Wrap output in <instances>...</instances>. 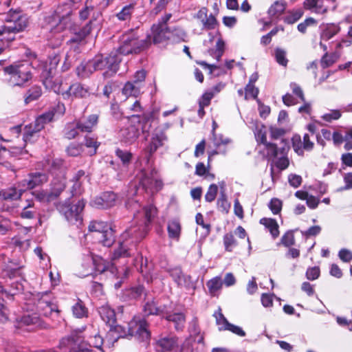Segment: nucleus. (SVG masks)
<instances>
[{
    "mask_svg": "<svg viewBox=\"0 0 352 352\" xmlns=\"http://www.w3.org/2000/svg\"><path fill=\"white\" fill-rule=\"evenodd\" d=\"M99 314L102 320L110 327H113L116 323V313L109 305H104L99 307Z\"/></svg>",
    "mask_w": 352,
    "mask_h": 352,
    "instance_id": "25",
    "label": "nucleus"
},
{
    "mask_svg": "<svg viewBox=\"0 0 352 352\" xmlns=\"http://www.w3.org/2000/svg\"><path fill=\"white\" fill-rule=\"evenodd\" d=\"M317 21L313 17L307 18L303 22L299 23L297 26L298 30L301 33H305L307 27L316 25Z\"/></svg>",
    "mask_w": 352,
    "mask_h": 352,
    "instance_id": "58",
    "label": "nucleus"
},
{
    "mask_svg": "<svg viewBox=\"0 0 352 352\" xmlns=\"http://www.w3.org/2000/svg\"><path fill=\"white\" fill-rule=\"evenodd\" d=\"M166 319L175 323V329H179L185 321V316L182 313H175L167 316Z\"/></svg>",
    "mask_w": 352,
    "mask_h": 352,
    "instance_id": "44",
    "label": "nucleus"
},
{
    "mask_svg": "<svg viewBox=\"0 0 352 352\" xmlns=\"http://www.w3.org/2000/svg\"><path fill=\"white\" fill-rule=\"evenodd\" d=\"M103 342L102 338L98 333L90 336L87 340V343L90 346L97 349H101Z\"/></svg>",
    "mask_w": 352,
    "mask_h": 352,
    "instance_id": "55",
    "label": "nucleus"
},
{
    "mask_svg": "<svg viewBox=\"0 0 352 352\" xmlns=\"http://www.w3.org/2000/svg\"><path fill=\"white\" fill-rule=\"evenodd\" d=\"M208 292L212 296H219L223 286V280L220 276H216L206 283Z\"/></svg>",
    "mask_w": 352,
    "mask_h": 352,
    "instance_id": "29",
    "label": "nucleus"
},
{
    "mask_svg": "<svg viewBox=\"0 0 352 352\" xmlns=\"http://www.w3.org/2000/svg\"><path fill=\"white\" fill-rule=\"evenodd\" d=\"M94 68L93 66V63L91 60L86 62L82 63L77 68H76V74L79 78H84L89 76L91 74L94 72Z\"/></svg>",
    "mask_w": 352,
    "mask_h": 352,
    "instance_id": "31",
    "label": "nucleus"
},
{
    "mask_svg": "<svg viewBox=\"0 0 352 352\" xmlns=\"http://www.w3.org/2000/svg\"><path fill=\"white\" fill-rule=\"evenodd\" d=\"M42 327L41 318L36 314L23 316L18 322L17 328L25 329L27 331H32L35 327Z\"/></svg>",
    "mask_w": 352,
    "mask_h": 352,
    "instance_id": "19",
    "label": "nucleus"
},
{
    "mask_svg": "<svg viewBox=\"0 0 352 352\" xmlns=\"http://www.w3.org/2000/svg\"><path fill=\"white\" fill-rule=\"evenodd\" d=\"M60 60V58L58 54L49 56L48 62L47 65L43 67L42 72L46 70L49 76H52Z\"/></svg>",
    "mask_w": 352,
    "mask_h": 352,
    "instance_id": "34",
    "label": "nucleus"
},
{
    "mask_svg": "<svg viewBox=\"0 0 352 352\" xmlns=\"http://www.w3.org/2000/svg\"><path fill=\"white\" fill-rule=\"evenodd\" d=\"M33 300L40 314L46 317L58 314V306L53 302L50 292L37 293L34 295Z\"/></svg>",
    "mask_w": 352,
    "mask_h": 352,
    "instance_id": "10",
    "label": "nucleus"
},
{
    "mask_svg": "<svg viewBox=\"0 0 352 352\" xmlns=\"http://www.w3.org/2000/svg\"><path fill=\"white\" fill-rule=\"evenodd\" d=\"M320 268L318 267H309L306 272V277L309 280H314L320 276Z\"/></svg>",
    "mask_w": 352,
    "mask_h": 352,
    "instance_id": "61",
    "label": "nucleus"
},
{
    "mask_svg": "<svg viewBox=\"0 0 352 352\" xmlns=\"http://www.w3.org/2000/svg\"><path fill=\"white\" fill-rule=\"evenodd\" d=\"M153 173H156V171L155 170L152 171V176H149L144 173H142L140 178V184L145 190L150 189L152 192L159 191L163 186V182L161 179L154 178L153 177Z\"/></svg>",
    "mask_w": 352,
    "mask_h": 352,
    "instance_id": "17",
    "label": "nucleus"
},
{
    "mask_svg": "<svg viewBox=\"0 0 352 352\" xmlns=\"http://www.w3.org/2000/svg\"><path fill=\"white\" fill-rule=\"evenodd\" d=\"M167 140V136L162 129H157L153 133L149 144L146 148V152L148 154L147 161L149 157L157 151V149L164 145V142Z\"/></svg>",
    "mask_w": 352,
    "mask_h": 352,
    "instance_id": "14",
    "label": "nucleus"
},
{
    "mask_svg": "<svg viewBox=\"0 0 352 352\" xmlns=\"http://www.w3.org/2000/svg\"><path fill=\"white\" fill-rule=\"evenodd\" d=\"M91 26L89 24H87L83 28L69 40V43H80L84 38L90 33Z\"/></svg>",
    "mask_w": 352,
    "mask_h": 352,
    "instance_id": "41",
    "label": "nucleus"
},
{
    "mask_svg": "<svg viewBox=\"0 0 352 352\" xmlns=\"http://www.w3.org/2000/svg\"><path fill=\"white\" fill-rule=\"evenodd\" d=\"M285 147L280 148V157H278L276 160H274L273 163L279 170H283L286 169L289 164V161L287 157L285 156Z\"/></svg>",
    "mask_w": 352,
    "mask_h": 352,
    "instance_id": "35",
    "label": "nucleus"
},
{
    "mask_svg": "<svg viewBox=\"0 0 352 352\" xmlns=\"http://www.w3.org/2000/svg\"><path fill=\"white\" fill-rule=\"evenodd\" d=\"M43 84L46 89L52 90L57 94H60L63 96V94L67 89V87H64L62 79L56 78L53 79V75L49 76V74L46 70H44L41 74Z\"/></svg>",
    "mask_w": 352,
    "mask_h": 352,
    "instance_id": "13",
    "label": "nucleus"
},
{
    "mask_svg": "<svg viewBox=\"0 0 352 352\" xmlns=\"http://www.w3.org/2000/svg\"><path fill=\"white\" fill-rule=\"evenodd\" d=\"M154 345L158 352H188L192 346V338H188L179 344V338L174 335L160 336Z\"/></svg>",
    "mask_w": 352,
    "mask_h": 352,
    "instance_id": "4",
    "label": "nucleus"
},
{
    "mask_svg": "<svg viewBox=\"0 0 352 352\" xmlns=\"http://www.w3.org/2000/svg\"><path fill=\"white\" fill-rule=\"evenodd\" d=\"M342 116V113L340 110L338 109H332L329 112L324 113L321 118L327 122H331L333 120H338Z\"/></svg>",
    "mask_w": 352,
    "mask_h": 352,
    "instance_id": "47",
    "label": "nucleus"
},
{
    "mask_svg": "<svg viewBox=\"0 0 352 352\" xmlns=\"http://www.w3.org/2000/svg\"><path fill=\"white\" fill-rule=\"evenodd\" d=\"M98 116L95 114L89 116L87 119L81 118L76 123V128L82 132H91L97 124Z\"/></svg>",
    "mask_w": 352,
    "mask_h": 352,
    "instance_id": "23",
    "label": "nucleus"
},
{
    "mask_svg": "<svg viewBox=\"0 0 352 352\" xmlns=\"http://www.w3.org/2000/svg\"><path fill=\"white\" fill-rule=\"evenodd\" d=\"M116 200V196L113 192H105L101 197L94 198L90 204L98 209H107L115 205Z\"/></svg>",
    "mask_w": 352,
    "mask_h": 352,
    "instance_id": "16",
    "label": "nucleus"
},
{
    "mask_svg": "<svg viewBox=\"0 0 352 352\" xmlns=\"http://www.w3.org/2000/svg\"><path fill=\"white\" fill-rule=\"evenodd\" d=\"M186 37L187 34L186 32L180 28H176L173 30H170V38H169V40H172L173 42H184L186 41Z\"/></svg>",
    "mask_w": 352,
    "mask_h": 352,
    "instance_id": "40",
    "label": "nucleus"
},
{
    "mask_svg": "<svg viewBox=\"0 0 352 352\" xmlns=\"http://www.w3.org/2000/svg\"><path fill=\"white\" fill-rule=\"evenodd\" d=\"M168 232L170 238L178 239L181 232V226L176 220L171 221L168 225Z\"/></svg>",
    "mask_w": 352,
    "mask_h": 352,
    "instance_id": "36",
    "label": "nucleus"
},
{
    "mask_svg": "<svg viewBox=\"0 0 352 352\" xmlns=\"http://www.w3.org/2000/svg\"><path fill=\"white\" fill-rule=\"evenodd\" d=\"M71 14L72 10L69 6H67L65 13L63 14H60L58 8L53 16L46 19L48 21V25L46 28L54 33L60 32L66 29H71Z\"/></svg>",
    "mask_w": 352,
    "mask_h": 352,
    "instance_id": "11",
    "label": "nucleus"
},
{
    "mask_svg": "<svg viewBox=\"0 0 352 352\" xmlns=\"http://www.w3.org/2000/svg\"><path fill=\"white\" fill-rule=\"evenodd\" d=\"M245 98H256L258 94V89L254 85L248 83L245 88Z\"/></svg>",
    "mask_w": 352,
    "mask_h": 352,
    "instance_id": "56",
    "label": "nucleus"
},
{
    "mask_svg": "<svg viewBox=\"0 0 352 352\" xmlns=\"http://www.w3.org/2000/svg\"><path fill=\"white\" fill-rule=\"evenodd\" d=\"M89 230L93 232V237L104 246L111 247L115 242L114 231L106 222L93 221L89 226Z\"/></svg>",
    "mask_w": 352,
    "mask_h": 352,
    "instance_id": "7",
    "label": "nucleus"
},
{
    "mask_svg": "<svg viewBox=\"0 0 352 352\" xmlns=\"http://www.w3.org/2000/svg\"><path fill=\"white\" fill-rule=\"evenodd\" d=\"M94 71L107 69L104 72V77H109L117 72L118 64L121 61L118 56L115 53H111L108 56L102 55L95 56L92 60Z\"/></svg>",
    "mask_w": 352,
    "mask_h": 352,
    "instance_id": "9",
    "label": "nucleus"
},
{
    "mask_svg": "<svg viewBox=\"0 0 352 352\" xmlns=\"http://www.w3.org/2000/svg\"><path fill=\"white\" fill-rule=\"evenodd\" d=\"M28 25V18L21 10H10L5 18V23H0L1 40L10 42L15 38V34L25 30Z\"/></svg>",
    "mask_w": 352,
    "mask_h": 352,
    "instance_id": "3",
    "label": "nucleus"
},
{
    "mask_svg": "<svg viewBox=\"0 0 352 352\" xmlns=\"http://www.w3.org/2000/svg\"><path fill=\"white\" fill-rule=\"evenodd\" d=\"M286 8V3L277 1L268 10V14L272 18H277L281 15Z\"/></svg>",
    "mask_w": 352,
    "mask_h": 352,
    "instance_id": "33",
    "label": "nucleus"
},
{
    "mask_svg": "<svg viewBox=\"0 0 352 352\" xmlns=\"http://www.w3.org/2000/svg\"><path fill=\"white\" fill-rule=\"evenodd\" d=\"M264 149L267 157L272 161L278 157L280 151V148H278L276 144L270 142L264 145Z\"/></svg>",
    "mask_w": 352,
    "mask_h": 352,
    "instance_id": "39",
    "label": "nucleus"
},
{
    "mask_svg": "<svg viewBox=\"0 0 352 352\" xmlns=\"http://www.w3.org/2000/svg\"><path fill=\"white\" fill-rule=\"evenodd\" d=\"M338 58L339 55L336 53L329 54L327 52H325L321 59V65L324 68L329 67L336 63Z\"/></svg>",
    "mask_w": 352,
    "mask_h": 352,
    "instance_id": "43",
    "label": "nucleus"
},
{
    "mask_svg": "<svg viewBox=\"0 0 352 352\" xmlns=\"http://www.w3.org/2000/svg\"><path fill=\"white\" fill-rule=\"evenodd\" d=\"M47 181V177L45 174L41 173H35L30 175L29 178L21 182V184L23 188L32 189L39 185L45 183Z\"/></svg>",
    "mask_w": 352,
    "mask_h": 352,
    "instance_id": "21",
    "label": "nucleus"
},
{
    "mask_svg": "<svg viewBox=\"0 0 352 352\" xmlns=\"http://www.w3.org/2000/svg\"><path fill=\"white\" fill-rule=\"evenodd\" d=\"M338 256L343 262H350L352 261V252L345 248L341 249L338 252Z\"/></svg>",
    "mask_w": 352,
    "mask_h": 352,
    "instance_id": "64",
    "label": "nucleus"
},
{
    "mask_svg": "<svg viewBox=\"0 0 352 352\" xmlns=\"http://www.w3.org/2000/svg\"><path fill=\"white\" fill-rule=\"evenodd\" d=\"M42 94V91L40 87H32L26 93L25 98V102L28 104L34 100H37Z\"/></svg>",
    "mask_w": 352,
    "mask_h": 352,
    "instance_id": "37",
    "label": "nucleus"
},
{
    "mask_svg": "<svg viewBox=\"0 0 352 352\" xmlns=\"http://www.w3.org/2000/svg\"><path fill=\"white\" fill-rule=\"evenodd\" d=\"M171 14H166L157 23L151 27V33L145 39L133 38V52L138 53L147 47L151 43H162L170 38V30L166 23L171 18Z\"/></svg>",
    "mask_w": 352,
    "mask_h": 352,
    "instance_id": "2",
    "label": "nucleus"
},
{
    "mask_svg": "<svg viewBox=\"0 0 352 352\" xmlns=\"http://www.w3.org/2000/svg\"><path fill=\"white\" fill-rule=\"evenodd\" d=\"M303 11L301 8L293 10L288 12L287 16L284 18V21L288 24H293L298 21L303 15Z\"/></svg>",
    "mask_w": 352,
    "mask_h": 352,
    "instance_id": "38",
    "label": "nucleus"
},
{
    "mask_svg": "<svg viewBox=\"0 0 352 352\" xmlns=\"http://www.w3.org/2000/svg\"><path fill=\"white\" fill-rule=\"evenodd\" d=\"M33 195L40 202L50 203L54 201L50 192L38 190L34 192Z\"/></svg>",
    "mask_w": 352,
    "mask_h": 352,
    "instance_id": "46",
    "label": "nucleus"
},
{
    "mask_svg": "<svg viewBox=\"0 0 352 352\" xmlns=\"http://www.w3.org/2000/svg\"><path fill=\"white\" fill-rule=\"evenodd\" d=\"M340 30L339 25L335 23L327 24L320 34L321 40L328 41L336 35Z\"/></svg>",
    "mask_w": 352,
    "mask_h": 352,
    "instance_id": "30",
    "label": "nucleus"
},
{
    "mask_svg": "<svg viewBox=\"0 0 352 352\" xmlns=\"http://www.w3.org/2000/svg\"><path fill=\"white\" fill-rule=\"evenodd\" d=\"M217 207L218 209L223 213L227 214L229 212L230 204L228 202L224 193H221L219 197L217 200Z\"/></svg>",
    "mask_w": 352,
    "mask_h": 352,
    "instance_id": "45",
    "label": "nucleus"
},
{
    "mask_svg": "<svg viewBox=\"0 0 352 352\" xmlns=\"http://www.w3.org/2000/svg\"><path fill=\"white\" fill-rule=\"evenodd\" d=\"M82 145L76 143L71 144L67 148V153L69 155L76 157L82 152Z\"/></svg>",
    "mask_w": 352,
    "mask_h": 352,
    "instance_id": "54",
    "label": "nucleus"
},
{
    "mask_svg": "<svg viewBox=\"0 0 352 352\" xmlns=\"http://www.w3.org/2000/svg\"><path fill=\"white\" fill-rule=\"evenodd\" d=\"M72 312L75 317L81 318L87 316V310L82 302L80 300L72 306Z\"/></svg>",
    "mask_w": 352,
    "mask_h": 352,
    "instance_id": "42",
    "label": "nucleus"
},
{
    "mask_svg": "<svg viewBox=\"0 0 352 352\" xmlns=\"http://www.w3.org/2000/svg\"><path fill=\"white\" fill-rule=\"evenodd\" d=\"M140 272L146 279L148 283L150 278V268L148 266L147 259L140 256Z\"/></svg>",
    "mask_w": 352,
    "mask_h": 352,
    "instance_id": "53",
    "label": "nucleus"
},
{
    "mask_svg": "<svg viewBox=\"0 0 352 352\" xmlns=\"http://www.w3.org/2000/svg\"><path fill=\"white\" fill-rule=\"evenodd\" d=\"M118 51L120 54H129L132 52V30L123 34L120 38Z\"/></svg>",
    "mask_w": 352,
    "mask_h": 352,
    "instance_id": "24",
    "label": "nucleus"
},
{
    "mask_svg": "<svg viewBox=\"0 0 352 352\" xmlns=\"http://www.w3.org/2000/svg\"><path fill=\"white\" fill-rule=\"evenodd\" d=\"M197 17L201 21L204 29L212 30L217 25L216 18L212 14L208 15V10L206 8H202L199 10Z\"/></svg>",
    "mask_w": 352,
    "mask_h": 352,
    "instance_id": "22",
    "label": "nucleus"
},
{
    "mask_svg": "<svg viewBox=\"0 0 352 352\" xmlns=\"http://www.w3.org/2000/svg\"><path fill=\"white\" fill-rule=\"evenodd\" d=\"M85 145L86 147L90 148L89 151V154L90 155H93L96 153V151L100 145V143L96 139L86 136Z\"/></svg>",
    "mask_w": 352,
    "mask_h": 352,
    "instance_id": "50",
    "label": "nucleus"
},
{
    "mask_svg": "<svg viewBox=\"0 0 352 352\" xmlns=\"http://www.w3.org/2000/svg\"><path fill=\"white\" fill-rule=\"evenodd\" d=\"M218 191V187L216 184H211L205 195V199L208 202H212L214 200Z\"/></svg>",
    "mask_w": 352,
    "mask_h": 352,
    "instance_id": "59",
    "label": "nucleus"
},
{
    "mask_svg": "<svg viewBox=\"0 0 352 352\" xmlns=\"http://www.w3.org/2000/svg\"><path fill=\"white\" fill-rule=\"evenodd\" d=\"M132 14V6L129 4L122 8V10L117 14V16L120 20H127L131 18Z\"/></svg>",
    "mask_w": 352,
    "mask_h": 352,
    "instance_id": "60",
    "label": "nucleus"
},
{
    "mask_svg": "<svg viewBox=\"0 0 352 352\" xmlns=\"http://www.w3.org/2000/svg\"><path fill=\"white\" fill-rule=\"evenodd\" d=\"M133 322L135 323V333L133 336L138 342L146 346L151 339V333L148 329L146 321L145 320L137 321L133 318Z\"/></svg>",
    "mask_w": 352,
    "mask_h": 352,
    "instance_id": "15",
    "label": "nucleus"
},
{
    "mask_svg": "<svg viewBox=\"0 0 352 352\" xmlns=\"http://www.w3.org/2000/svg\"><path fill=\"white\" fill-rule=\"evenodd\" d=\"M216 322L218 325H219V330H224L225 327L228 326L229 324V322L228 320L224 317L223 314L221 311V309H219L217 312H215L214 314Z\"/></svg>",
    "mask_w": 352,
    "mask_h": 352,
    "instance_id": "57",
    "label": "nucleus"
},
{
    "mask_svg": "<svg viewBox=\"0 0 352 352\" xmlns=\"http://www.w3.org/2000/svg\"><path fill=\"white\" fill-rule=\"evenodd\" d=\"M294 242V236L292 232H286L281 238V243L285 247L293 245Z\"/></svg>",
    "mask_w": 352,
    "mask_h": 352,
    "instance_id": "63",
    "label": "nucleus"
},
{
    "mask_svg": "<svg viewBox=\"0 0 352 352\" xmlns=\"http://www.w3.org/2000/svg\"><path fill=\"white\" fill-rule=\"evenodd\" d=\"M66 179L64 176L54 178L51 183L50 194L54 200L56 199L65 188Z\"/></svg>",
    "mask_w": 352,
    "mask_h": 352,
    "instance_id": "26",
    "label": "nucleus"
},
{
    "mask_svg": "<svg viewBox=\"0 0 352 352\" xmlns=\"http://www.w3.org/2000/svg\"><path fill=\"white\" fill-rule=\"evenodd\" d=\"M292 147L299 155H303L302 140L299 135H294L292 138Z\"/></svg>",
    "mask_w": 352,
    "mask_h": 352,
    "instance_id": "48",
    "label": "nucleus"
},
{
    "mask_svg": "<svg viewBox=\"0 0 352 352\" xmlns=\"http://www.w3.org/2000/svg\"><path fill=\"white\" fill-rule=\"evenodd\" d=\"M24 190L25 188L17 189L15 187H10L1 190L0 197L5 200H16L21 197Z\"/></svg>",
    "mask_w": 352,
    "mask_h": 352,
    "instance_id": "28",
    "label": "nucleus"
},
{
    "mask_svg": "<svg viewBox=\"0 0 352 352\" xmlns=\"http://www.w3.org/2000/svg\"><path fill=\"white\" fill-rule=\"evenodd\" d=\"M303 8L314 14L320 15H324L329 11V6L325 5L323 0H305Z\"/></svg>",
    "mask_w": 352,
    "mask_h": 352,
    "instance_id": "20",
    "label": "nucleus"
},
{
    "mask_svg": "<svg viewBox=\"0 0 352 352\" xmlns=\"http://www.w3.org/2000/svg\"><path fill=\"white\" fill-rule=\"evenodd\" d=\"M146 220L141 223L135 232H139L140 238H143L147 232L148 223L157 215V208L153 205H148L144 208Z\"/></svg>",
    "mask_w": 352,
    "mask_h": 352,
    "instance_id": "18",
    "label": "nucleus"
},
{
    "mask_svg": "<svg viewBox=\"0 0 352 352\" xmlns=\"http://www.w3.org/2000/svg\"><path fill=\"white\" fill-rule=\"evenodd\" d=\"M3 72L9 76L8 80L11 86H23L32 77L28 64L14 63L4 67Z\"/></svg>",
    "mask_w": 352,
    "mask_h": 352,
    "instance_id": "6",
    "label": "nucleus"
},
{
    "mask_svg": "<svg viewBox=\"0 0 352 352\" xmlns=\"http://www.w3.org/2000/svg\"><path fill=\"white\" fill-rule=\"evenodd\" d=\"M22 289L23 286L21 284L17 283L15 284V287H14L13 283H12L11 289L9 291H8L7 289H4L2 284L0 283V292L5 293L6 296L8 298H9L10 296H14V295L16 294L17 292H20L21 290H22Z\"/></svg>",
    "mask_w": 352,
    "mask_h": 352,
    "instance_id": "52",
    "label": "nucleus"
},
{
    "mask_svg": "<svg viewBox=\"0 0 352 352\" xmlns=\"http://www.w3.org/2000/svg\"><path fill=\"white\" fill-rule=\"evenodd\" d=\"M223 243L226 250L231 252L237 243L232 233H227L223 236Z\"/></svg>",
    "mask_w": 352,
    "mask_h": 352,
    "instance_id": "49",
    "label": "nucleus"
},
{
    "mask_svg": "<svg viewBox=\"0 0 352 352\" xmlns=\"http://www.w3.org/2000/svg\"><path fill=\"white\" fill-rule=\"evenodd\" d=\"M275 58L276 62L284 67H286L288 63V60L286 57V52L280 48H276L275 50Z\"/></svg>",
    "mask_w": 352,
    "mask_h": 352,
    "instance_id": "51",
    "label": "nucleus"
},
{
    "mask_svg": "<svg viewBox=\"0 0 352 352\" xmlns=\"http://www.w3.org/2000/svg\"><path fill=\"white\" fill-rule=\"evenodd\" d=\"M91 94L88 86L80 82H74L70 85L63 94L64 100H73L74 98H85Z\"/></svg>",
    "mask_w": 352,
    "mask_h": 352,
    "instance_id": "12",
    "label": "nucleus"
},
{
    "mask_svg": "<svg viewBox=\"0 0 352 352\" xmlns=\"http://www.w3.org/2000/svg\"><path fill=\"white\" fill-rule=\"evenodd\" d=\"M269 208L274 214H276L281 210L282 201L277 198H273L269 204Z\"/></svg>",
    "mask_w": 352,
    "mask_h": 352,
    "instance_id": "62",
    "label": "nucleus"
},
{
    "mask_svg": "<svg viewBox=\"0 0 352 352\" xmlns=\"http://www.w3.org/2000/svg\"><path fill=\"white\" fill-rule=\"evenodd\" d=\"M151 116L149 115L143 114L142 118H140V115L133 114V123L138 122L136 126V131H142V133L148 132L151 127L150 122Z\"/></svg>",
    "mask_w": 352,
    "mask_h": 352,
    "instance_id": "27",
    "label": "nucleus"
},
{
    "mask_svg": "<svg viewBox=\"0 0 352 352\" xmlns=\"http://www.w3.org/2000/svg\"><path fill=\"white\" fill-rule=\"evenodd\" d=\"M85 206V201L80 199L73 205L69 204L67 201L59 203L56 205V208L68 223L78 227L82 223V212Z\"/></svg>",
    "mask_w": 352,
    "mask_h": 352,
    "instance_id": "5",
    "label": "nucleus"
},
{
    "mask_svg": "<svg viewBox=\"0 0 352 352\" xmlns=\"http://www.w3.org/2000/svg\"><path fill=\"white\" fill-rule=\"evenodd\" d=\"M260 223L265 226L270 231L273 238H276L279 235L278 225L276 220L269 218H263Z\"/></svg>",
    "mask_w": 352,
    "mask_h": 352,
    "instance_id": "32",
    "label": "nucleus"
},
{
    "mask_svg": "<svg viewBox=\"0 0 352 352\" xmlns=\"http://www.w3.org/2000/svg\"><path fill=\"white\" fill-rule=\"evenodd\" d=\"M54 118V113L48 111L39 116L34 123L27 125L24 128L23 139L25 143L33 142L38 138V133L45 126V124L50 122Z\"/></svg>",
    "mask_w": 352,
    "mask_h": 352,
    "instance_id": "8",
    "label": "nucleus"
},
{
    "mask_svg": "<svg viewBox=\"0 0 352 352\" xmlns=\"http://www.w3.org/2000/svg\"><path fill=\"white\" fill-rule=\"evenodd\" d=\"M132 245L131 231L130 229L126 230L120 236L118 245L114 248L111 254V263H109L101 257L94 256L91 254L86 257L87 265L91 271L94 269L100 273L109 271L113 275H118L120 272L115 263H113L120 258H126L131 256V246Z\"/></svg>",
    "mask_w": 352,
    "mask_h": 352,
    "instance_id": "1",
    "label": "nucleus"
}]
</instances>
